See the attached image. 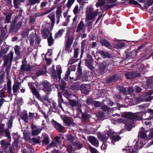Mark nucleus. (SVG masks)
<instances>
[{
    "label": "nucleus",
    "mask_w": 153,
    "mask_h": 153,
    "mask_svg": "<svg viewBox=\"0 0 153 153\" xmlns=\"http://www.w3.org/2000/svg\"><path fill=\"white\" fill-rule=\"evenodd\" d=\"M32 134L33 136H35L39 134L42 130V129L37 128L35 125H32Z\"/></svg>",
    "instance_id": "obj_12"
},
{
    "label": "nucleus",
    "mask_w": 153,
    "mask_h": 153,
    "mask_svg": "<svg viewBox=\"0 0 153 153\" xmlns=\"http://www.w3.org/2000/svg\"><path fill=\"white\" fill-rule=\"evenodd\" d=\"M75 146L79 149H80L82 147V144L79 142H76L74 143Z\"/></svg>",
    "instance_id": "obj_53"
},
{
    "label": "nucleus",
    "mask_w": 153,
    "mask_h": 153,
    "mask_svg": "<svg viewBox=\"0 0 153 153\" xmlns=\"http://www.w3.org/2000/svg\"><path fill=\"white\" fill-rule=\"evenodd\" d=\"M111 139L112 140L111 141L112 142L113 141H118L121 139V138L119 136L114 135L111 137Z\"/></svg>",
    "instance_id": "obj_39"
},
{
    "label": "nucleus",
    "mask_w": 153,
    "mask_h": 153,
    "mask_svg": "<svg viewBox=\"0 0 153 153\" xmlns=\"http://www.w3.org/2000/svg\"><path fill=\"white\" fill-rule=\"evenodd\" d=\"M14 49L16 54L19 56L20 55V48L18 45H16L14 47Z\"/></svg>",
    "instance_id": "obj_27"
},
{
    "label": "nucleus",
    "mask_w": 153,
    "mask_h": 153,
    "mask_svg": "<svg viewBox=\"0 0 153 153\" xmlns=\"http://www.w3.org/2000/svg\"><path fill=\"white\" fill-rule=\"evenodd\" d=\"M149 132V131H145V130L143 128L140 132V137L142 138L145 139L147 137V135L146 133Z\"/></svg>",
    "instance_id": "obj_25"
},
{
    "label": "nucleus",
    "mask_w": 153,
    "mask_h": 153,
    "mask_svg": "<svg viewBox=\"0 0 153 153\" xmlns=\"http://www.w3.org/2000/svg\"><path fill=\"white\" fill-rule=\"evenodd\" d=\"M93 104L95 107H99L101 105L100 102L98 101L94 102Z\"/></svg>",
    "instance_id": "obj_60"
},
{
    "label": "nucleus",
    "mask_w": 153,
    "mask_h": 153,
    "mask_svg": "<svg viewBox=\"0 0 153 153\" xmlns=\"http://www.w3.org/2000/svg\"><path fill=\"white\" fill-rule=\"evenodd\" d=\"M13 51H11L6 56L4 57V66H6L8 64L9 59L10 60V63H11L13 58Z\"/></svg>",
    "instance_id": "obj_5"
},
{
    "label": "nucleus",
    "mask_w": 153,
    "mask_h": 153,
    "mask_svg": "<svg viewBox=\"0 0 153 153\" xmlns=\"http://www.w3.org/2000/svg\"><path fill=\"white\" fill-rule=\"evenodd\" d=\"M85 27V25L84 23H83V22L82 21H81L79 24V25L76 30L78 32L79 31L82 29L83 28Z\"/></svg>",
    "instance_id": "obj_31"
},
{
    "label": "nucleus",
    "mask_w": 153,
    "mask_h": 153,
    "mask_svg": "<svg viewBox=\"0 0 153 153\" xmlns=\"http://www.w3.org/2000/svg\"><path fill=\"white\" fill-rule=\"evenodd\" d=\"M53 125L55 128L60 132H62L64 128L61 125L56 122L54 123Z\"/></svg>",
    "instance_id": "obj_17"
},
{
    "label": "nucleus",
    "mask_w": 153,
    "mask_h": 153,
    "mask_svg": "<svg viewBox=\"0 0 153 153\" xmlns=\"http://www.w3.org/2000/svg\"><path fill=\"white\" fill-rule=\"evenodd\" d=\"M117 88L120 92L122 93H125L126 91V89L120 86H118Z\"/></svg>",
    "instance_id": "obj_42"
},
{
    "label": "nucleus",
    "mask_w": 153,
    "mask_h": 153,
    "mask_svg": "<svg viewBox=\"0 0 153 153\" xmlns=\"http://www.w3.org/2000/svg\"><path fill=\"white\" fill-rule=\"evenodd\" d=\"M21 85V83L18 81L15 82L13 85V92L14 93V95L16 96L17 95L16 93L19 90Z\"/></svg>",
    "instance_id": "obj_14"
},
{
    "label": "nucleus",
    "mask_w": 153,
    "mask_h": 153,
    "mask_svg": "<svg viewBox=\"0 0 153 153\" xmlns=\"http://www.w3.org/2000/svg\"><path fill=\"white\" fill-rule=\"evenodd\" d=\"M138 113H132L130 112H125L122 114V118L118 120L120 122L124 123L126 126V128L128 131L133 127V123L130 122V119L138 120Z\"/></svg>",
    "instance_id": "obj_1"
},
{
    "label": "nucleus",
    "mask_w": 153,
    "mask_h": 153,
    "mask_svg": "<svg viewBox=\"0 0 153 153\" xmlns=\"http://www.w3.org/2000/svg\"><path fill=\"white\" fill-rule=\"evenodd\" d=\"M153 94V91H149L145 93V94L146 96V97H147V96H148L147 98V100L148 101H150L152 100V99H153V96L152 97H150L152 94Z\"/></svg>",
    "instance_id": "obj_30"
},
{
    "label": "nucleus",
    "mask_w": 153,
    "mask_h": 153,
    "mask_svg": "<svg viewBox=\"0 0 153 153\" xmlns=\"http://www.w3.org/2000/svg\"><path fill=\"white\" fill-rule=\"evenodd\" d=\"M64 122L68 125H71L72 123L73 120L71 117L65 116H61Z\"/></svg>",
    "instance_id": "obj_13"
},
{
    "label": "nucleus",
    "mask_w": 153,
    "mask_h": 153,
    "mask_svg": "<svg viewBox=\"0 0 153 153\" xmlns=\"http://www.w3.org/2000/svg\"><path fill=\"white\" fill-rule=\"evenodd\" d=\"M86 64H87V66L90 69L93 68L92 65V58L90 54H88L87 56V59L85 60Z\"/></svg>",
    "instance_id": "obj_10"
},
{
    "label": "nucleus",
    "mask_w": 153,
    "mask_h": 153,
    "mask_svg": "<svg viewBox=\"0 0 153 153\" xmlns=\"http://www.w3.org/2000/svg\"><path fill=\"white\" fill-rule=\"evenodd\" d=\"M53 10V9H51L49 11L43 12L40 13L39 14H38L37 15V16H42L45 15V14L51 12L52 10Z\"/></svg>",
    "instance_id": "obj_48"
},
{
    "label": "nucleus",
    "mask_w": 153,
    "mask_h": 153,
    "mask_svg": "<svg viewBox=\"0 0 153 153\" xmlns=\"http://www.w3.org/2000/svg\"><path fill=\"white\" fill-rule=\"evenodd\" d=\"M45 27V28L42 30L41 32L42 37L44 39H46L49 35V29L50 28V27L48 26V28L46 27Z\"/></svg>",
    "instance_id": "obj_15"
},
{
    "label": "nucleus",
    "mask_w": 153,
    "mask_h": 153,
    "mask_svg": "<svg viewBox=\"0 0 153 153\" xmlns=\"http://www.w3.org/2000/svg\"><path fill=\"white\" fill-rule=\"evenodd\" d=\"M98 138L101 141L103 142H105L107 140V138L105 135L102 134H99Z\"/></svg>",
    "instance_id": "obj_29"
},
{
    "label": "nucleus",
    "mask_w": 153,
    "mask_h": 153,
    "mask_svg": "<svg viewBox=\"0 0 153 153\" xmlns=\"http://www.w3.org/2000/svg\"><path fill=\"white\" fill-rule=\"evenodd\" d=\"M11 18V15L9 14L6 16V19L5 22L6 23H8L10 22V19Z\"/></svg>",
    "instance_id": "obj_52"
},
{
    "label": "nucleus",
    "mask_w": 153,
    "mask_h": 153,
    "mask_svg": "<svg viewBox=\"0 0 153 153\" xmlns=\"http://www.w3.org/2000/svg\"><path fill=\"white\" fill-rule=\"evenodd\" d=\"M54 66H53L49 70V73L54 78H56L57 77L55 70L54 69Z\"/></svg>",
    "instance_id": "obj_22"
},
{
    "label": "nucleus",
    "mask_w": 153,
    "mask_h": 153,
    "mask_svg": "<svg viewBox=\"0 0 153 153\" xmlns=\"http://www.w3.org/2000/svg\"><path fill=\"white\" fill-rule=\"evenodd\" d=\"M65 49L68 52H71L72 50L70 48L74 40L73 36L68 35L65 36Z\"/></svg>",
    "instance_id": "obj_3"
},
{
    "label": "nucleus",
    "mask_w": 153,
    "mask_h": 153,
    "mask_svg": "<svg viewBox=\"0 0 153 153\" xmlns=\"http://www.w3.org/2000/svg\"><path fill=\"white\" fill-rule=\"evenodd\" d=\"M101 108L104 111H108L109 110L108 107L105 105H103L101 107Z\"/></svg>",
    "instance_id": "obj_64"
},
{
    "label": "nucleus",
    "mask_w": 153,
    "mask_h": 153,
    "mask_svg": "<svg viewBox=\"0 0 153 153\" xmlns=\"http://www.w3.org/2000/svg\"><path fill=\"white\" fill-rule=\"evenodd\" d=\"M5 89H2L0 91V98H2L4 97V94L5 92Z\"/></svg>",
    "instance_id": "obj_55"
},
{
    "label": "nucleus",
    "mask_w": 153,
    "mask_h": 153,
    "mask_svg": "<svg viewBox=\"0 0 153 153\" xmlns=\"http://www.w3.org/2000/svg\"><path fill=\"white\" fill-rule=\"evenodd\" d=\"M21 2L19 0H13L14 7L16 8H19Z\"/></svg>",
    "instance_id": "obj_35"
},
{
    "label": "nucleus",
    "mask_w": 153,
    "mask_h": 153,
    "mask_svg": "<svg viewBox=\"0 0 153 153\" xmlns=\"http://www.w3.org/2000/svg\"><path fill=\"white\" fill-rule=\"evenodd\" d=\"M64 30L63 29L59 30L57 33L55 35L54 38L55 39L60 37L62 34Z\"/></svg>",
    "instance_id": "obj_28"
},
{
    "label": "nucleus",
    "mask_w": 153,
    "mask_h": 153,
    "mask_svg": "<svg viewBox=\"0 0 153 153\" xmlns=\"http://www.w3.org/2000/svg\"><path fill=\"white\" fill-rule=\"evenodd\" d=\"M48 2L47 1H45L43 2H42L40 5V7H45L46 4H47Z\"/></svg>",
    "instance_id": "obj_61"
},
{
    "label": "nucleus",
    "mask_w": 153,
    "mask_h": 153,
    "mask_svg": "<svg viewBox=\"0 0 153 153\" xmlns=\"http://www.w3.org/2000/svg\"><path fill=\"white\" fill-rule=\"evenodd\" d=\"M48 17L50 18L51 23H46L45 25L46 27L48 28V26L50 27V30H51L53 29V27L55 24V16L54 13H50Z\"/></svg>",
    "instance_id": "obj_4"
},
{
    "label": "nucleus",
    "mask_w": 153,
    "mask_h": 153,
    "mask_svg": "<svg viewBox=\"0 0 153 153\" xmlns=\"http://www.w3.org/2000/svg\"><path fill=\"white\" fill-rule=\"evenodd\" d=\"M79 11L78 5H76L74 7L73 12L75 15H77V14L79 13Z\"/></svg>",
    "instance_id": "obj_41"
},
{
    "label": "nucleus",
    "mask_w": 153,
    "mask_h": 153,
    "mask_svg": "<svg viewBox=\"0 0 153 153\" xmlns=\"http://www.w3.org/2000/svg\"><path fill=\"white\" fill-rule=\"evenodd\" d=\"M79 48H75L74 49V57L76 58L77 57L79 53Z\"/></svg>",
    "instance_id": "obj_46"
},
{
    "label": "nucleus",
    "mask_w": 153,
    "mask_h": 153,
    "mask_svg": "<svg viewBox=\"0 0 153 153\" xmlns=\"http://www.w3.org/2000/svg\"><path fill=\"white\" fill-rule=\"evenodd\" d=\"M31 90L33 95L37 99H39L40 98V95L36 89L35 87H32Z\"/></svg>",
    "instance_id": "obj_18"
},
{
    "label": "nucleus",
    "mask_w": 153,
    "mask_h": 153,
    "mask_svg": "<svg viewBox=\"0 0 153 153\" xmlns=\"http://www.w3.org/2000/svg\"><path fill=\"white\" fill-rule=\"evenodd\" d=\"M22 118L25 122H27L28 119V116L26 111L24 112L23 113L22 116Z\"/></svg>",
    "instance_id": "obj_33"
},
{
    "label": "nucleus",
    "mask_w": 153,
    "mask_h": 153,
    "mask_svg": "<svg viewBox=\"0 0 153 153\" xmlns=\"http://www.w3.org/2000/svg\"><path fill=\"white\" fill-rule=\"evenodd\" d=\"M48 137L47 136L45 137L43 140V143L46 144H47L49 143Z\"/></svg>",
    "instance_id": "obj_58"
},
{
    "label": "nucleus",
    "mask_w": 153,
    "mask_h": 153,
    "mask_svg": "<svg viewBox=\"0 0 153 153\" xmlns=\"http://www.w3.org/2000/svg\"><path fill=\"white\" fill-rule=\"evenodd\" d=\"M140 76V74L137 73L136 72H134V73L128 72L126 73L125 75L126 77L128 79H131L136 77H139Z\"/></svg>",
    "instance_id": "obj_11"
},
{
    "label": "nucleus",
    "mask_w": 153,
    "mask_h": 153,
    "mask_svg": "<svg viewBox=\"0 0 153 153\" xmlns=\"http://www.w3.org/2000/svg\"><path fill=\"white\" fill-rule=\"evenodd\" d=\"M48 45L49 46H51L53 44L54 41L51 34H50V36L49 38L48 39Z\"/></svg>",
    "instance_id": "obj_34"
},
{
    "label": "nucleus",
    "mask_w": 153,
    "mask_h": 153,
    "mask_svg": "<svg viewBox=\"0 0 153 153\" xmlns=\"http://www.w3.org/2000/svg\"><path fill=\"white\" fill-rule=\"evenodd\" d=\"M40 2L39 0H29V4L33 5L39 3Z\"/></svg>",
    "instance_id": "obj_40"
},
{
    "label": "nucleus",
    "mask_w": 153,
    "mask_h": 153,
    "mask_svg": "<svg viewBox=\"0 0 153 153\" xmlns=\"http://www.w3.org/2000/svg\"><path fill=\"white\" fill-rule=\"evenodd\" d=\"M7 91L9 94L11 93V81L10 79H9L7 81Z\"/></svg>",
    "instance_id": "obj_24"
},
{
    "label": "nucleus",
    "mask_w": 153,
    "mask_h": 153,
    "mask_svg": "<svg viewBox=\"0 0 153 153\" xmlns=\"http://www.w3.org/2000/svg\"><path fill=\"white\" fill-rule=\"evenodd\" d=\"M55 141H52L51 144L52 146H57V144H59L61 143V141L59 140L60 137H54Z\"/></svg>",
    "instance_id": "obj_20"
},
{
    "label": "nucleus",
    "mask_w": 153,
    "mask_h": 153,
    "mask_svg": "<svg viewBox=\"0 0 153 153\" xmlns=\"http://www.w3.org/2000/svg\"><path fill=\"white\" fill-rule=\"evenodd\" d=\"M78 101L74 100H69V104L70 105L73 106H76L78 104Z\"/></svg>",
    "instance_id": "obj_32"
},
{
    "label": "nucleus",
    "mask_w": 153,
    "mask_h": 153,
    "mask_svg": "<svg viewBox=\"0 0 153 153\" xmlns=\"http://www.w3.org/2000/svg\"><path fill=\"white\" fill-rule=\"evenodd\" d=\"M62 4H59L57 6L56 12V16H61L62 12Z\"/></svg>",
    "instance_id": "obj_19"
},
{
    "label": "nucleus",
    "mask_w": 153,
    "mask_h": 153,
    "mask_svg": "<svg viewBox=\"0 0 153 153\" xmlns=\"http://www.w3.org/2000/svg\"><path fill=\"white\" fill-rule=\"evenodd\" d=\"M34 37L33 36H30L29 39V41L30 45L32 46L34 44Z\"/></svg>",
    "instance_id": "obj_49"
},
{
    "label": "nucleus",
    "mask_w": 153,
    "mask_h": 153,
    "mask_svg": "<svg viewBox=\"0 0 153 153\" xmlns=\"http://www.w3.org/2000/svg\"><path fill=\"white\" fill-rule=\"evenodd\" d=\"M57 72L59 78H61V74L62 72V70L61 67L60 65H57L56 66Z\"/></svg>",
    "instance_id": "obj_38"
},
{
    "label": "nucleus",
    "mask_w": 153,
    "mask_h": 153,
    "mask_svg": "<svg viewBox=\"0 0 153 153\" xmlns=\"http://www.w3.org/2000/svg\"><path fill=\"white\" fill-rule=\"evenodd\" d=\"M108 65H107L106 64H105L104 62L101 65L99 68L100 72L101 73L102 72L106 69V67Z\"/></svg>",
    "instance_id": "obj_36"
},
{
    "label": "nucleus",
    "mask_w": 153,
    "mask_h": 153,
    "mask_svg": "<svg viewBox=\"0 0 153 153\" xmlns=\"http://www.w3.org/2000/svg\"><path fill=\"white\" fill-rule=\"evenodd\" d=\"M115 133L112 130H110L107 132V134L111 137L114 135H115Z\"/></svg>",
    "instance_id": "obj_51"
},
{
    "label": "nucleus",
    "mask_w": 153,
    "mask_h": 153,
    "mask_svg": "<svg viewBox=\"0 0 153 153\" xmlns=\"http://www.w3.org/2000/svg\"><path fill=\"white\" fill-rule=\"evenodd\" d=\"M22 65H21V70L22 71H29L31 68L29 64L27 63L25 59H23L22 61Z\"/></svg>",
    "instance_id": "obj_7"
},
{
    "label": "nucleus",
    "mask_w": 153,
    "mask_h": 153,
    "mask_svg": "<svg viewBox=\"0 0 153 153\" xmlns=\"http://www.w3.org/2000/svg\"><path fill=\"white\" fill-rule=\"evenodd\" d=\"M87 85L84 84H82L81 85L80 90L81 92L84 94H86L88 92V91L87 89L86 86Z\"/></svg>",
    "instance_id": "obj_23"
},
{
    "label": "nucleus",
    "mask_w": 153,
    "mask_h": 153,
    "mask_svg": "<svg viewBox=\"0 0 153 153\" xmlns=\"http://www.w3.org/2000/svg\"><path fill=\"white\" fill-rule=\"evenodd\" d=\"M0 144L3 149L5 150L10 145V140L6 139L2 140L0 141Z\"/></svg>",
    "instance_id": "obj_9"
},
{
    "label": "nucleus",
    "mask_w": 153,
    "mask_h": 153,
    "mask_svg": "<svg viewBox=\"0 0 153 153\" xmlns=\"http://www.w3.org/2000/svg\"><path fill=\"white\" fill-rule=\"evenodd\" d=\"M68 140L71 142L73 141L74 138L73 136L71 134H69L68 136Z\"/></svg>",
    "instance_id": "obj_62"
},
{
    "label": "nucleus",
    "mask_w": 153,
    "mask_h": 153,
    "mask_svg": "<svg viewBox=\"0 0 153 153\" xmlns=\"http://www.w3.org/2000/svg\"><path fill=\"white\" fill-rule=\"evenodd\" d=\"M125 45V44L123 42L118 43L115 44L114 47L115 48L119 49L122 48Z\"/></svg>",
    "instance_id": "obj_37"
},
{
    "label": "nucleus",
    "mask_w": 153,
    "mask_h": 153,
    "mask_svg": "<svg viewBox=\"0 0 153 153\" xmlns=\"http://www.w3.org/2000/svg\"><path fill=\"white\" fill-rule=\"evenodd\" d=\"M70 72L71 71L70 70V68H68L66 73L65 76V79L66 81L67 80L68 77V76L70 74Z\"/></svg>",
    "instance_id": "obj_47"
},
{
    "label": "nucleus",
    "mask_w": 153,
    "mask_h": 153,
    "mask_svg": "<svg viewBox=\"0 0 153 153\" xmlns=\"http://www.w3.org/2000/svg\"><path fill=\"white\" fill-rule=\"evenodd\" d=\"M128 3L129 4L134 5H137L139 4V3L137 1L134 0H129Z\"/></svg>",
    "instance_id": "obj_54"
},
{
    "label": "nucleus",
    "mask_w": 153,
    "mask_h": 153,
    "mask_svg": "<svg viewBox=\"0 0 153 153\" xmlns=\"http://www.w3.org/2000/svg\"><path fill=\"white\" fill-rule=\"evenodd\" d=\"M98 14V9L95 11L93 8L90 7H87L86 11L85 21L90 20L94 21L95 19L96 16Z\"/></svg>",
    "instance_id": "obj_2"
},
{
    "label": "nucleus",
    "mask_w": 153,
    "mask_h": 153,
    "mask_svg": "<svg viewBox=\"0 0 153 153\" xmlns=\"http://www.w3.org/2000/svg\"><path fill=\"white\" fill-rule=\"evenodd\" d=\"M46 68L45 65L42 66L36 72V75L37 76L42 75L44 74L46 71Z\"/></svg>",
    "instance_id": "obj_16"
},
{
    "label": "nucleus",
    "mask_w": 153,
    "mask_h": 153,
    "mask_svg": "<svg viewBox=\"0 0 153 153\" xmlns=\"http://www.w3.org/2000/svg\"><path fill=\"white\" fill-rule=\"evenodd\" d=\"M64 96L66 97L67 98L70 97L71 95L67 91H64Z\"/></svg>",
    "instance_id": "obj_59"
},
{
    "label": "nucleus",
    "mask_w": 153,
    "mask_h": 153,
    "mask_svg": "<svg viewBox=\"0 0 153 153\" xmlns=\"http://www.w3.org/2000/svg\"><path fill=\"white\" fill-rule=\"evenodd\" d=\"M75 0H68L66 4V6L69 8H70L74 2Z\"/></svg>",
    "instance_id": "obj_43"
},
{
    "label": "nucleus",
    "mask_w": 153,
    "mask_h": 153,
    "mask_svg": "<svg viewBox=\"0 0 153 153\" xmlns=\"http://www.w3.org/2000/svg\"><path fill=\"white\" fill-rule=\"evenodd\" d=\"M101 43L103 45L105 46L108 48H111V46L110 43L106 40H102L101 41Z\"/></svg>",
    "instance_id": "obj_26"
},
{
    "label": "nucleus",
    "mask_w": 153,
    "mask_h": 153,
    "mask_svg": "<svg viewBox=\"0 0 153 153\" xmlns=\"http://www.w3.org/2000/svg\"><path fill=\"white\" fill-rule=\"evenodd\" d=\"M90 150L91 153H98V151L94 148L90 147Z\"/></svg>",
    "instance_id": "obj_57"
},
{
    "label": "nucleus",
    "mask_w": 153,
    "mask_h": 153,
    "mask_svg": "<svg viewBox=\"0 0 153 153\" xmlns=\"http://www.w3.org/2000/svg\"><path fill=\"white\" fill-rule=\"evenodd\" d=\"M8 50L6 48H4L1 49L0 52V56H2L5 54L7 52Z\"/></svg>",
    "instance_id": "obj_45"
},
{
    "label": "nucleus",
    "mask_w": 153,
    "mask_h": 153,
    "mask_svg": "<svg viewBox=\"0 0 153 153\" xmlns=\"http://www.w3.org/2000/svg\"><path fill=\"white\" fill-rule=\"evenodd\" d=\"M39 138H36L33 137L32 139V141L34 143H39Z\"/></svg>",
    "instance_id": "obj_50"
},
{
    "label": "nucleus",
    "mask_w": 153,
    "mask_h": 153,
    "mask_svg": "<svg viewBox=\"0 0 153 153\" xmlns=\"http://www.w3.org/2000/svg\"><path fill=\"white\" fill-rule=\"evenodd\" d=\"M128 91L129 94L132 93L134 91L133 88L131 87H130L128 88Z\"/></svg>",
    "instance_id": "obj_63"
},
{
    "label": "nucleus",
    "mask_w": 153,
    "mask_h": 153,
    "mask_svg": "<svg viewBox=\"0 0 153 153\" xmlns=\"http://www.w3.org/2000/svg\"><path fill=\"white\" fill-rule=\"evenodd\" d=\"M98 52L102 57L105 58L110 57L111 56V54L108 52L102 50H99Z\"/></svg>",
    "instance_id": "obj_21"
},
{
    "label": "nucleus",
    "mask_w": 153,
    "mask_h": 153,
    "mask_svg": "<svg viewBox=\"0 0 153 153\" xmlns=\"http://www.w3.org/2000/svg\"><path fill=\"white\" fill-rule=\"evenodd\" d=\"M42 85L43 87V90L47 94L49 93L51 91V88L52 85L47 81H46L42 82Z\"/></svg>",
    "instance_id": "obj_6"
},
{
    "label": "nucleus",
    "mask_w": 153,
    "mask_h": 153,
    "mask_svg": "<svg viewBox=\"0 0 153 153\" xmlns=\"http://www.w3.org/2000/svg\"><path fill=\"white\" fill-rule=\"evenodd\" d=\"M88 140L89 141L92 145L97 147L98 146V141L95 137L92 136H90L88 137Z\"/></svg>",
    "instance_id": "obj_8"
},
{
    "label": "nucleus",
    "mask_w": 153,
    "mask_h": 153,
    "mask_svg": "<svg viewBox=\"0 0 153 153\" xmlns=\"http://www.w3.org/2000/svg\"><path fill=\"white\" fill-rule=\"evenodd\" d=\"M106 0H98V2L96 4V6L97 7L102 6L104 3L105 1Z\"/></svg>",
    "instance_id": "obj_44"
},
{
    "label": "nucleus",
    "mask_w": 153,
    "mask_h": 153,
    "mask_svg": "<svg viewBox=\"0 0 153 153\" xmlns=\"http://www.w3.org/2000/svg\"><path fill=\"white\" fill-rule=\"evenodd\" d=\"M67 150L68 152L71 153L72 151V148L71 146L69 145L67 147Z\"/></svg>",
    "instance_id": "obj_56"
}]
</instances>
